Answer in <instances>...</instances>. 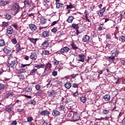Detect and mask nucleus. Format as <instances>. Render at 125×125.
Returning a JSON list of instances; mask_svg holds the SVG:
<instances>
[{
    "label": "nucleus",
    "instance_id": "nucleus-1",
    "mask_svg": "<svg viewBox=\"0 0 125 125\" xmlns=\"http://www.w3.org/2000/svg\"><path fill=\"white\" fill-rule=\"evenodd\" d=\"M52 67V65H51V63L49 62H47L46 64H44V71L43 73H42V75L40 76L41 78H42V77H45L46 75H47V72L48 71H49V70H51V68Z\"/></svg>",
    "mask_w": 125,
    "mask_h": 125
},
{
    "label": "nucleus",
    "instance_id": "nucleus-2",
    "mask_svg": "<svg viewBox=\"0 0 125 125\" xmlns=\"http://www.w3.org/2000/svg\"><path fill=\"white\" fill-rule=\"evenodd\" d=\"M21 9V7H20L18 3H15L12 7V10L14 12L15 15L20 12Z\"/></svg>",
    "mask_w": 125,
    "mask_h": 125
},
{
    "label": "nucleus",
    "instance_id": "nucleus-3",
    "mask_svg": "<svg viewBox=\"0 0 125 125\" xmlns=\"http://www.w3.org/2000/svg\"><path fill=\"white\" fill-rule=\"evenodd\" d=\"M17 65H18L17 60H14L11 61V63H8V64H7V66L9 68H12V69H16Z\"/></svg>",
    "mask_w": 125,
    "mask_h": 125
},
{
    "label": "nucleus",
    "instance_id": "nucleus-4",
    "mask_svg": "<svg viewBox=\"0 0 125 125\" xmlns=\"http://www.w3.org/2000/svg\"><path fill=\"white\" fill-rule=\"evenodd\" d=\"M24 3L25 6H26V7H29L30 10H33L34 8H36V6H34V5H33V4L31 3V1H30L29 0H25Z\"/></svg>",
    "mask_w": 125,
    "mask_h": 125
},
{
    "label": "nucleus",
    "instance_id": "nucleus-5",
    "mask_svg": "<svg viewBox=\"0 0 125 125\" xmlns=\"http://www.w3.org/2000/svg\"><path fill=\"white\" fill-rule=\"evenodd\" d=\"M80 118H81L80 114L78 113V112H74L73 115L72 117V122H77V121H79L80 120Z\"/></svg>",
    "mask_w": 125,
    "mask_h": 125
},
{
    "label": "nucleus",
    "instance_id": "nucleus-6",
    "mask_svg": "<svg viewBox=\"0 0 125 125\" xmlns=\"http://www.w3.org/2000/svg\"><path fill=\"white\" fill-rule=\"evenodd\" d=\"M70 48L68 47L67 46L63 47L62 48H61L60 51L58 52L59 54H64L65 52L66 53L69 52L70 51Z\"/></svg>",
    "mask_w": 125,
    "mask_h": 125
},
{
    "label": "nucleus",
    "instance_id": "nucleus-7",
    "mask_svg": "<svg viewBox=\"0 0 125 125\" xmlns=\"http://www.w3.org/2000/svg\"><path fill=\"white\" fill-rule=\"evenodd\" d=\"M4 110L9 114L13 111V106L12 104H9L5 106Z\"/></svg>",
    "mask_w": 125,
    "mask_h": 125
},
{
    "label": "nucleus",
    "instance_id": "nucleus-8",
    "mask_svg": "<svg viewBox=\"0 0 125 125\" xmlns=\"http://www.w3.org/2000/svg\"><path fill=\"white\" fill-rule=\"evenodd\" d=\"M14 33V30L12 27L9 26L7 28V34L8 35H12Z\"/></svg>",
    "mask_w": 125,
    "mask_h": 125
},
{
    "label": "nucleus",
    "instance_id": "nucleus-9",
    "mask_svg": "<svg viewBox=\"0 0 125 125\" xmlns=\"http://www.w3.org/2000/svg\"><path fill=\"white\" fill-rule=\"evenodd\" d=\"M30 58L32 60H37L38 58V56L37 55V53L35 52H32L31 55H30Z\"/></svg>",
    "mask_w": 125,
    "mask_h": 125
},
{
    "label": "nucleus",
    "instance_id": "nucleus-10",
    "mask_svg": "<svg viewBox=\"0 0 125 125\" xmlns=\"http://www.w3.org/2000/svg\"><path fill=\"white\" fill-rule=\"evenodd\" d=\"M106 59H107L108 61H109V62H110V63H115V60H116L115 59V56L113 55L107 57Z\"/></svg>",
    "mask_w": 125,
    "mask_h": 125
},
{
    "label": "nucleus",
    "instance_id": "nucleus-11",
    "mask_svg": "<svg viewBox=\"0 0 125 125\" xmlns=\"http://www.w3.org/2000/svg\"><path fill=\"white\" fill-rule=\"evenodd\" d=\"M40 116H49V115H50V112L48 110H45L40 112Z\"/></svg>",
    "mask_w": 125,
    "mask_h": 125
},
{
    "label": "nucleus",
    "instance_id": "nucleus-12",
    "mask_svg": "<svg viewBox=\"0 0 125 125\" xmlns=\"http://www.w3.org/2000/svg\"><path fill=\"white\" fill-rule=\"evenodd\" d=\"M29 29L32 31V32H35L38 29L37 26L34 24H29Z\"/></svg>",
    "mask_w": 125,
    "mask_h": 125
},
{
    "label": "nucleus",
    "instance_id": "nucleus-13",
    "mask_svg": "<svg viewBox=\"0 0 125 125\" xmlns=\"http://www.w3.org/2000/svg\"><path fill=\"white\" fill-rule=\"evenodd\" d=\"M42 47H44L45 48H47L49 46V42L48 40H45L44 42L42 44Z\"/></svg>",
    "mask_w": 125,
    "mask_h": 125
},
{
    "label": "nucleus",
    "instance_id": "nucleus-14",
    "mask_svg": "<svg viewBox=\"0 0 125 125\" xmlns=\"http://www.w3.org/2000/svg\"><path fill=\"white\" fill-rule=\"evenodd\" d=\"M3 52H4V53H6V54H7L10 53V52H11V49L9 47L5 46L4 47V48L3 49Z\"/></svg>",
    "mask_w": 125,
    "mask_h": 125
},
{
    "label": "nucleus",
    "instance_id": "nucleus-15",
    "mask_svg": "<svg viewBox=\"0 0 125 125\" xmlns=\"http://www.w3.org/2000/svg\"><path fill=\"white\" fill-rule=\"evenodd\" d=\"M78 61L80 62H83L84 61V55H83V54H81L79 55Z\"/></svg>",
    "mask_w": 125,
    "mask_h": 125
},
{
    "label": "nucleus",
    "instance_id": "nucleus-16",
    "mask_svg": "<svg viewBox=\"0 0 125 125\" xmlns=\"http://www.w3.org/2000/svg\"><path fill=\"white\" fill-rule=\"evenodd\" d=\"M24 73H26V69L20 68L17 70V74H18V75L24 74Z\"/></svg>",
    "mask_w": 125,
    "mask_h": 125
},
{
    "label": "nucleus",
    "instance_id": "nucleus-17",
    "mask_svg": "<svg viewBox=\"0 0 125 125\" xmlns=\"http://www.w3.org/2000/svg\"><path fill=\"white\" fill-rule=\"evenodd\" d=\"M89 39H90V37L89 36L87 35H85L83 38V42H89Z\"/></svg>",
    "mask_w": 125,
    "mask_h": 125
},
{
    "label": "nucleus",
    "instance_id": "nucleus-18",
    "mask_svg": "<svg viewBox=\"0 0 125 125\" xmlns=\"http://www.w3.org/2000/svg\"><path fill=\"white\" fill-rule=\"evenodd\" d=\"M52 116L54 117H57L60 115V112L56 109H54L52 113Z\"/></svg>",
    "mask_w": 125,
    "mask_h": 125
},
{
    "label": "nucleus",
    "instance_id": "nucleus-19",
    "mask_svg": "<svg viewBox=\"0 0 125 125\" xmlns=\"http://www.w3.org/2000/svg\"><path fill=\"white\" fill-rule=\"evenodd\" d=\"M29 41L31 42L33 44H37V42L39 41V39L36 38V39H34V38H28Z\"/></svg>",
    "mask_w": 125,
    "mask_h": 125
},
{
    "label": "nucleus",
    "instance_id": "nucleus-20",
    "mask_svg": "<svg viewBox=\"0 0 125 125\" xmlns=\"http://www.w3.org/2000/svg\"><path fill=\"white\" fill-rule=\"evenodd\" d=\"M64 86L66 89H70L72 87V84L70 82H67L64 84Z\"/></svg>",
    "mask_w": 125,
    "mask_h": 125
},
{
    "label": "nucleus",
    "instance_id": "nucleus-21",
    "mask_svg": "<svg viewBox=\"0 0 125 125\" xmlns=\"http://www.w3.org/2000/svg\"><path fill=\"white\" fill-rule=\"evenodd\" d=\"M43 38H48L49 37V31H43L42 33Z\"/></svg>",
    "mask_w": 125,
    "mask_h": 125
},
{
    "label": "nucleus",
    "instance_id": "nucleus-22",
    "mask_svg": "<svg viewBox=\"0 0 125 125\" xmlns=\"http://www.w3.org/2000/svg\"><path fill=\"white\" fill-rule=\"evenodd\" d=\"M35 68H37V69H41V68H44V64H35L34 65Z\"/></svg>",
    "mask_w": 125,
    "mask_h": 125
},
{
    "label": "nucleus",
    "instance_id": "nucleus-23",
    "mask_svg": "<svg viewBox=\"0 0 125 125\" xmlns=\"http://www.w3.org/2000/svg\"><path fill=\"white\" fill-rule=\"evenodd\" d=\"M0 3L3 6H5V5H6L7 3H9V1H8V0H1Z\"/></svg>",
    "mask_w": 125,
    "mask_h": 125
},
{
    "label": "nucleus",
    "instance_id": "nucleus-24",
    "mask_svg": "<svg viewBox=\"0 0 125 125\" xmlns=\"http://www.w3.org/2000/svg\"><path fill=\"white\" fill-rule=\"evenodd\" d=\"M75 19V18L72 16H69L68 18L66 20V22L68 23H72Z\"/></svg>",
    "mask_w": 125,
    "mask_h": 125
},
{
    "label": "nucleus",
    "instance_id": "nucleus-25",
    "mask_svg": "<svg viewBox=\"0 0 125 125\" xmlns=\"http://www.w3.org/2000/svg\"><path fill=\"white\" fill-rule=\"evenodd\" d=\"M120 51L118 50V49L117 48H114V49H113L111 52L112 53V54H114V55H118V54H119V52Z\"/></svg>",
    "mask_w": 125,
    "mask_h": 125
},
{
    "label": "nucleus",
    "instance_id": "nucleus-26",
    "mask_svg": "<svg viewBox=\"0 0 125 125\" xmlns=\"http://www.w3.org/2000/svg\"><path fill=\"white\" fill-rule=\"evenodd\" d=\"M55 93H56V92H54V91H48V95L50 97H55Z\"/></svg>",
    "mask_w": 125,
    "mask_h": 125
},
{
    "label": "nucleus",
    "instance_id": "nucleus-27",
    "mask_svg": "<svg viewBox=\"0 0 125 125\" xmlns=\"http://www.w3.org/2000/svg\"><path fill=\"white\" fill-rule=\"evenodd\" d=\"M37 71H38V69L37 68H34V69H32L30 72L29 76L35 75V74H36V72H37Z\"/></svg>",
    "mask_w": 125,
    "mask_h": 125
},
{
    "label": "nucleus",
    "instance_id": "nucleus-28",
    "mask_svg": "<svg viewBox=\"0 0 125 125\" xmlns=\"http://www.w3.org/2000/svg\"><path fill=\"white\" fill-rule=\"evenodd\" d=\"M46 21H47V20H46L44 18H41L40 19V23L42 25H44V24H46Z\"/></svg>",
    "mask_w": 125,
    "mask_h": 125
},
{
    "label": "nucleus",
    "instance_id": "nucleus-29",
    "mask_svg": "<svg viewBox=\"0 0 125 125\" xmlns=\"http://www.w3.org/2000/svg\"><path fill=\"white\" fill-rule=\"evenodd\" d=\"M104 99L105 101H110V99H111V96L109 94L105 95L104 97Z\"/></svg>",
    "mask_w": 125,
    "mask_h": 125
},
{
    "label": "nucleus",
    "instance_id": "nucleus-30",
    "mask_svg": "<svg viewBox=\"0 0 125 125\" xmlns=\"http://www.w3.org/2000/svg\"><path fill=\"white\" fill-rule=\"evenodd\" d=\"M110 112V108H105L103 109L102 113L103 115H108Z\"/></svg>",
    "mask_w": 125,
    "mask_h": 125
},
{
    "label": "nucleus",
    "instance_id": "nucleus-31",
    "mask_svg": "<svg viewBox=\"0 0 125 125\" xmlns=\"http://www.w3.org/2000/svg\"><path fill=\"white\" fill-rule=\"evenodd\" d=\"M13 95V92L6 93L5 95V98H9V97H12Z\"/></svg>",
    "mask_w": 125,
    "mask_h": 125
},
{
    "label": "nucleus",
    "instance_id": "nucleus-32",
    "mask_svg": "<svg viewBox=\"0 0 125 125\" xmlns=\"http://www.w3.org/2000/svg\"><path fill=\"white\" fill-rule=\"evenodd\" d=\"M58 108L60 111H63V112H65L66 111V108H65V105H60Z\"/></svg>",
    "mask_w": 125,
    "mask_h": 125
},
{
    "label": "nucleus",
    "instance_id": "nucleus-33",
    "mask_svg": "<svg viewBox=\"0 0 125 125\" xmlns=\"http://www.w3.org/2000/svg\"><path fill=\"white\" fill-rule=\"evenodd\" d=\"M16 48L17 52H20V51H21V47L20 46V44L19 43L16 44Z\"/></svg>",
    "mask_w": 125,
    "mask_h": 125
},
{
    "label": "nucleus",
    "instance_id": "nucleus-34",
    "mask_svg": "<svg viewBox=\"0 0 125 125\" xmlns=\"http://www.w3.org/2000/svg\"><path fill=\"white\" fill-rule=\"evenodd\" d=\"M71 46L74 50H77V49H79V47H77L76 44H75V43L73 42L71 43Z\"/></svg>",
    "mask_w": 125,
    "mask_h": 125
},
{
    "label": "nucleus",
    "instance_id": "nucleus-35",
    "mask_svg": "<svg viewBox=\"0 0 125 125\" xmlns=\"http://www.w3.org/2000/svg\"><path fill=\"white\" fill-rule=\"evenodd\" d=\"M43 95L42 91V90L39 91L38 92L35 93V96H40V97H42Z\"/></svg>",
    "mask_w": 125,
    "mask_h": 125
},
{
    "label": "nucleus",
    "instance_id": "nucleus-36",
    "mask_svg": "<svg viewBox=\"0 0 125 125\" xmlns=\"http://www.w3.org/2000/svg\"><path fill=\"white\" fill-rule=\"evenodd\" d=\"M60 7H63L64 8V4L61 3H56V8H60Z\"/></svg>",
    "mask_w": 125,
    "mask_h": 125
},
{
    "label": "nucleus",
    "instance_id": "nucleus-37",
    "mask_svg": "<svg viewBox=\"0 0 125 125\" xmlns=\"http://www.w3.org/2000/svg\"><path fill=\"white\" fill-rule=\"evenodd\" d=\"M72 8H75V6L72 4V3H70L69 5H66V9H72Z\"/></svg>",
    "mask_w": 125,
    "mask_h": 125
},
{
    "label": "nucleus",
    "instance_id": "nucleus-38",
    "mask_svg": "<svg viewBox=\"0 0 125 125\" xmlns=\"http://www.w3.org/2000/svg\"><path fill=\"white\" fill-rule=\"evenodd\" d=\"M86 97H82L80 98V101L81 102H82L83 103H85L86 102Z\"/></svg>",
    "mask_w": 125,
    "mask_h": 125
},
{
    "label": "nucleus",
    "instance_id": "nucleus-39",
    "mask_svg": "<svg viewBox=\"0 0 125 125\" xmlns=\"http://www.w3.org/2000/svg\"><path fill=\"white\" fill-rule=\"evenodd\" d=\"M72 27L73 29H75V30H78L80 27H79V24H72Z\"/></svg>",
    "mask_w": 125,
    "mask_h": 125
},
{
    "label": "nucleus",
    "instance_id": "nucleus-40",
    "mask_svg": "<svg viewBox=\"0 0 125 125\" xmlns=\"http://www.w3.org/2000/svg\"><path fill=\"white\" fill-rule=\"evenodd\" d=\"M4 18L7 19V20H10L11 19V15L7 14L4 15Z\"/></svg>",
    "mask_w": 125,
    "mask_h": 125
},
{
    "label": "nucleus",
    "instance_id": "nucleus-41",
    "mask_svg": "<svg viewBox=\"0 0 125 125\" xmlns=\"http://www.w3.org/2000/svg\"><path fill=\"white\" fill-rule=\"evenodd\" d=\"M119 41H121L122 42H125V36H121L119 37Z\"/></svg>",
    "mask_w": 125,
    "mask_h": 125
},
{
    "label": "nucleus",
    "instance_id": "nucleus-42",
    "mask_svg": "<svg viewBox=\"0 0 125 125\" xmlns=\"http://www.w3.org/2000/svg\"><path fill=\"white\" fill-rule=\"evenodd\" d=\"M5 45V42L3 40H0V46H4Z\"/></svg>",
    "mask_w": 125,
    "mask_h": 125
},
{
    "label": "nucleus",
    "instance_id": "nucleus-43",
    "mask_svg": "<svg viewBox=\"0 0 125 125\" xmlns=\"http://www.w3.org/2000/svg\"><path fill=\"white\" fill-rule=\"evenodd\" d=\"M28 104H32L35 106V105H36V101L35 100H31L29 102H28Z\"/></svg>",
    "mask_w": 125,
    "mask_h": 125
},
{
    "label": "nucleus",
    "instance_id": "nucleus-44",
    "mask_svg": "<svg viewBox=\"0 0 125 125\" xmlns=\"http://www.w3.org/2000/svg\"><path fill=\"white\" fill-rule=\"evenodd\" d=\"M25 91H26V92H31V91H32V88L30 87H26L25 88Z\"/></svg>",
    "mask_w": 125,
    "mask_h": 125
},
{
    "label": "nucleus",
    "instance_id": "nucleus-45",
    "mask_svg": "<svg viewBox=\"0 0 125 125\" xmlns=\"http://www.w3.org/2000/svg\"><path fill=\"white\" fill-rule=\"evenodd\" d=\"M74 114V111H71L69 113L67 114V117L68 118H71V117H73V115Z\"/></svg>",
    "mask_w": 125,
    "mask_h": 125
},
{
    "label": "nucleus",
    "instance_id": "nucleus-46",
    "mask_svg": "<svg viewBox=\"0 0 125 125\" xmlns=\"http://www.w3.org/2000/svg\"><path fill=\"white\" fill-rule=\"evenodd\" d=\"M57 31H58V29H57V27H54L51 29L52 33H54V34L56 33Z\"/></svg>",
    "mask_w": 125,
    "mask_h": 125
},
{
    "label": "nucleus",
    "instance_id": "nucleus-47",
    "mask_svg": "<svg viewBox=\"0 0 125 125\" xmlns=\"http://www.w3.org/2000/svg\"><path fill=\"white\" fill-rule=\"evenodd\" d=\"M111 46H112V44H110L109 43H107L106 45H105V48H107V49H111Z\"/></svg>",
    "mask_w": 125,
    "mask_h": 125
},
{
    "label": "nucleus",
    "instance_id": "nucleus-48",
    "mask_svg": "<svg viewBox=\"0 0 125 125\" xmlns=\"http://www.w3.org/2000/svg\"><path fill=\"white\" fill-rule=\"evenodd\" d=\"M72 87L74 88H78L79 87V84L77 83H73L72 85Z\"/></svg>",
    "mask_w": 125,
    "mask_h": 125
},
{
    "label": "nucleus",
    "instance_id": "nucleus-49",
    "mask_svg": "<svg viewBox=\"0 0 125 125\" xmlns=\"http://www.w3.org/2000/svg\"><path fill=\"white\" fill-rule=\"evenodd\" d=\"M72 95L74 97H77V96H78V95H79V91L78 90H77L75 92H74V93H73L72 94Z\"/></svg>",
    "mask_w": 125,
    "mask_h": 125
},
{
    "label": "nucleus",
    "instance_id": "nucleus-50",
    "mask_svg": "<svg viewBox=\"0 0 125 125\" xmlns=\"http://www.w3.org/2000/svg\"><path fill=\"white\" fill-rule=\"evenodd\" d=\"M12 27H14L16 30H18V25L17 23H13V24L11 25Z\"/></svg>",
    "mask_w": 125,
    "mask_h": 125
},
{
    "label": "nucleus",
    "instance_id": "nucleus-51",
    "mask_svg": "<svg viewBox=\"0 0 125 125\" xmlns=\"http://www.w3.org/2000/svg\"><path fill=\"white\" fill-rule=\"evenodd\" d=\"M8 22H5V21H3L2 22V26L3 27H7V26H8Z\"/></svg>",
    "mask_w": 125,
    "mask_h": 125
},
{
    "label": "nucleus",
    "instance_id": "nucleus-52",
    "mask_svg": "<svg viewBox=\"0 0 125 125\" xmlns=\"http://www.w3.org/2000/svg\"><path fill=\"white\" fill-rule=\"evenodd\" d=\"M52 75L54 77H56L57 76V75H58V73L56 71H54L52 72Z\"/></svg>",
    "mask_w": 125,
    "mask_h": 125
},
{
    "label": "nucleus",
    "instance_id": "nucleus-53",
    "mask_svg": "<svg viewBox=\"0 0 125 125\" xmlns=\"http://www.w3.org/2000/svg\"><path fill=\"white\" fill-rule=\"evenodd\" d=\"M58 64H59V61H57V60L55 59L54 62H53V65H56V66H57Z\"/></svg>",
    "mask_w": 125,
    "mask_h": 125
},
{
    "label": "nucleus",
    "instance_id": "nucleus-54",
    "mask_svg": "<svg viewBox=\"0 0 125 125\" xmlns=\"http://www.w3.org/2000/svg\"><path fill=\"white\" fill-rule=\"evenodd\" d=\"M42 53L44 55H48V54H49V51L47 50H44V51H42Z\"/></svg>",
    "mask_w": 125,
    "mask_h": 125
},
{
    "label": "nucleus",
    "instance_id": "nucleus-55",
    "mask_svg": "<svg viewBox=\"0 0 125 125\" xmlns=\"http://www.w3.org/2000/svg\"><path fill=\"white\" fill-rule=\"evenodd\" d=\"M18 77L19 78H20V79H21V80H23V79H24V75L22 74H19L18 75Z\"/></svg>",
    "mask_w": 125,
    "mask_h": 125
},
{
    "label": "nucleus",
    "instance_id": "nucleus-56",
    "mask_svg": "<svg viewBox=\"0 0 125 125\" xmlns=\"http://www.w3.org/2000/svg\"><path fill=\"white\" fill-rule=\"evenodd\" d=\"M4 89V85L2 83H0V90H3Z\"/></svg>",
    "mask_w": 125,
    "mask_h": 125
},
{
    "label": "nucleus",
    "instance_id": "nucleus-57",
    "mask_svg": "<svg viewBox=\"0 0 125 125\" xmlns=\"http://www.w3.org/2000/svg\"><path fill=\"white\" fill-rule=\"evenodd\" d=\"M26 66H30V64H23L21 63V68H25V67H26Z\"/></svg>",
    "mask_w": 125,
    "mask_h": 125
},
{
    "label": "nucleus",
    "instance_id": "nucleus-58",
    "mask_svg": "<svg viewBox=\"0 0 125 125\" xmlns=\"http://www.w3.org/2000/svg\"><path fill=\"white\" fill-rule=\"evenodd\" d=\"M35 88L36 90H40V89H41V85H40V84H37L36 85H35Z\"/></svg>",
    "mask_w": 125,
    "mask_h": 125
},
{
    "label": "nucleus",
    "instance_id": "nucleus-59",
    "mask_svg": "<svg viewBox=\"0 0 125 125\" xmlns=\"http://www.w3.org/2000/svg\"><path fill=\"white\" fill-rule=\"evenodd\" d=\"M11 42H12V43H13L14 44H16V43H17V40H16L15 39H12L11 40Z\"/></svg>",
    "mask_w": 125,
    "mask_h": 125
},
{
    "label": "nucleus",
    "instance_id": "nucleus-60",
    "mask_svg": "<svg viewBox=\"0 0 125 125\" xmlns=\"http://www.w3.org/2000/svg\"><path fill=\"white\" fill-rule=\"evenodd\" d=\"M58 22V21H53V22L51 23V26H54V25H56Z\"/></svg>",
    "mask_w": 125,
    "mask_h": 125
},
{
    "label": "nucleus",
    "instance_id": "nucleus-61",
    "mask_svg": "<svg viewBox=\"0 0 125 125\" xmlns=\"http://www.w3.org/2000/svg\"><path fill=\"white\" fill-rule=\"evenodd\" d=\"M105 38L106 40H110L111 39V35L110 34H106Z\"/></svg>",
    "mask_w": 125,
    "mask_h": 125
},
{
    "label": "nucleus",
    "instance_id": "nucleus-62",
    "mask_svg": "<svg viewBox=\"0 0 125 125\" xmlns=\"http://www.w3.org/2000/svg\"><path fill=\"white\" fill-rule=\"evenodd\" d=\"M78 74H72L70 75V77H71V79H75L77 76H78Z\"/></svg>",
    "mask_w": 125,
    "mask_h": 125
},
{
    "label": "nucleus",
    "instance_id": "nucleus-63",
    "mask_svg": "<svg viewBox=\"0 0 125 125\" xmlns=\"http://www.w3.org/2000/svg\"><path fill=\"white\" fill-rule=\"evenodd\" d=\"M32 121H33V117H30L27 118V122H29L30 123L32 122Z\"/></svg>",
    "mask_w": 125,
    "mask_h": 125
},
{
    "label": "nucleus",
    "instance_id": "nucleus-64",
    "mask_svg": "<svg viewBox=\"0 0 125 125\" xmlns=\"http://www.w3.org/2000/svg\"><path fill=\"white\" fill-rule=\"evenodd\" d=\"M17 125V122L16 121H14L12 122L11 125Z\"/></svg>",
    "mask_w": 125,
    "mask_h": 125
}]
</instances>
